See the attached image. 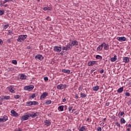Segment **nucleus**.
<instances>
[{"label":"nucleus","instance_id":"1","mask_svg":"<svg viewBox=\"0 0 131 131\" xmlns=\"http://www.w3.org/2000/svg\"><path fill=\"white\" fill-rule=\"evenodd\" d=\"M26 38H27V35H19L17 39V41H18V42H22V41H24Z\"/></svg>","mask_w":131,"mask_h":131},{"label":"nucleus","instance_id":"2","mask_svg":"<svg viewBox=\"0 0 131 131\" xmlns=\"http://www.w3.org/2000/svg\"><path fill=\"white\" fill-rule=\"evenodd\" d=\"M72 48V44L71 42H69L67 44V47H63L62 50L63 51H69L70 49Z\"/></svg>","mask_w":131,"mask_h":131},{"label":"nucleus","instance_id":"3","mask_svg":"<svg viewBox=\"0 0 131 131\" xmlns=\"http://www.w3.org/2000/svg\"><path fill=\"white\" fill-rule=\"evenodd\" d=\"M33 89H34V86H33V85H30L24 87L25 91H32Z\"/></svg>","mask_w":131,"mask_h":131},{"label":"nucleus","instance_id":"4","mask_svg":"<svg viewBox=\"0 0 131 131\" xmlns=\"http://www.w3.org/2000/svg\"><path fill=\"white\" fill-rule=\"evenodd\" d=\"M39 115V112H32L31 114H30V117H32V118H34L35 117H36V116H38Z\"/></svg>","mask_w":131,"mask_h":131},{"label":"nucleus","instance_id":"5","mask_svg":"<svg viewBox=\"0 0 131 131\" xmlns=\"http://www.w3.org/2000/svg\"><path fill=\"white\" fill-rule=\"evenodd\" d=\"M66 88H67V85L66 84H59L57 86V89H58V90H63L64 89H66Z\"/></svg>","mask_w":131,"mask_h":131},{"label":"nucleus","instance_id":"6","mask_svg":"<svg viewBox=\"0 0 131 131\" xmlns=\"http://www.w3.org/2000/svg\"><path fill=\"white\" fill-rule=\"evenodd\" d=\"M54 51H55V52H57V53H60V52H61V51H62V47L55 46L54 47Z\"/></svg>","mask_w":131,"mask_h":131},{"label":"nucleus","instance_id":"7","mask_svg":"<svg viewBox=\"0 0 131 131\" xmlns=\"http://www.w3.org/2000/svg\"><path fill=\"white\" fill-rule=\"evenodd\" d=\"M29 117H30V116L29 115H24L21 117L20 119L21 121H24L25 120H28Z\"/></svg>","mask_w":131,"mask_h":131},{"label":"nucleus","instance_id":"8","mask_svg":"<svg viewBox=\"0 0 131 131\" xmlns=\"http://www.w3.org/2000/svg\"><path fill=\"white\" fill-rule=\"evenodd\" d=\"M96 64H98V61H90L88 62V66H94V65H96Z\"/></svg>","mask_w":131,"mask_h":131},{"label":"nucleus","instance_id":"9","mask_svg":"<svg viewBox=\"0 0 131 131\" xmlns=\"http://www.w3.org/2000/svg\"><path fill=\"white\" fill-rule=\"evenodd\" d=\"M35 59H36V60H40V61H41L42 59H43V56L41 55H38L35 57Z\"/></svg>","mask_w":131,"mask_h":131},{"label":"nucleus","instance_id":"10","mask_svg":"<svg viewBox=\"0 0 131 131\" xmlns=\"http://www.w3.org/2000/svg\"><path fill=\"white\" fill-rule=\"evenodd\" d=\"M117 39L119 41H125L126 40V37H118Z\"/></svg>","mask_w":131,"mask_h":131},{"label":"nucleus","instance_id":"11","mask_svg":"<svg viewBox=\"0 0 131 131\" xmlns=\"http://www.w3.org/2000/svg\"><path fill=\"white\" fill-rule=\"evenodd\" d=\"M123 62L126 63H128L129 62V58H128V57H123Z\"/></svg>","mask_w":131,"mask_h":131},{"label":"nucleus","instance_id":"12","mask_svg":"<svg viewBox=\"0 0 131 131\" xmlns=\"http://www.w3.org/2000/svg\"><path fill=\"white\" fill-rule=\"evenodd\" d=\"M11 113L12 115V116H15V117H17V116H18V113L14 110H11Z\"/></svg>","mask_w":131,"mask_h":131},{"label":"nucleus","instance_id":"13","mask_svg":"<svg viewBox=\"0 0 131 131\" xmlns=\"http://www.w3.org/2000/svg\"><path fill=\"white\" fill-rule=\"evenodd\" d=\"M9 90L10 92L12 93V94H15V93H16V92H15L14 87H13V86H10L9 88Z\"/></svg>","mask_w":131,"mask_h":131},{"label":"nucleus","instance_id":"14","mask_svg":"<svg viewBox=\"0 0 131 131\" xmlns=\"http://www.w3.org/2000/svg\"><path fill=\"white\" fill-rule=\"evenodd\" d=\"M103 48H104V44L102 43L99 45L98 48H97V51H101L103 50Z\"/></svg>","mask_w":131,"mask_h":131},{"label":"nucleus","instance_id":"15","mask_svg":"<svg viewBox=\"0 0 131 131\" xmlns=\"http://www.w3.org/2000/svg\"><path fill=\"white\" fill-rule=\"evenodd\" d=\"M71 43L72 44V46H78V42L76 40H73Z\"/></svg>","mask_w":131,"mask_h":131},{"label":"nucleus","instance_id":"16","mask_svg":"<svg viewBox=\"0 0 131 131\" xmlns=\"http://www.w3.org/2000/svg\"><path fill=\"white\" fill-rule=\"evenodd\" d=\"M117 60V56L114 55L113 57L111 58V62H115Z\"/></svg>","mask_w":131,"mask_h":131},{"label":"nucleus","instance_id":"17","mask_svg":"<svg viewBox=\"0 0 131 131\" xmlns=\"http://www.w3.org/2000/svg\"><path fill=\"white\" fill-rule=\"evenodd\" d=\"M62 72H63V73H67V74H69V73H70V70H66V69H62Z\"/></svg>","mask_w":131,"mask_h":131},{"label":"nucleus","instance_id":"18","mask_svg":"<svg viewBox=\"0 0 131 131\" xmlns=\"http://www.w3.org/2000/svg\"><path fill=\"white\" fill-rule=\"evenodd\" d=\"M92 89H93V91L97 92V91H99V90L100 89V87L99 86L97 85V86H95L93 87Z\"/></svg>","mask_w":131,"mask_h":131},{"label":"nucleus","instance_id":"19","mask_svg":"<svg viewBox=\"0 0 131 131\" xmlns=\"http://www.w3.org/2000/svg\"><path fill=\"white\" fill-rule=\"evenodd\" d=\"M102 45H103V47L104 46V50H109L108 45L106 44L105 42H103Z\"/></svg>","mask_w":131,"mask_h":131},{"label":"nucleus","instance_id":"20","mask_svg":"<svg viewBox=\"0 0 131 131\" xmlns=\"http://www.w3.org/2000/svg\"><path fill=\"white\" fill-rule=\"evenodd\" d=\"M47 96H48V93L44 92V93H43L42 95L40 96V98L42 99H45V98H46V97H47Z\"/></svg>","mask_w":131,"mask_h":131},{"label":"nucleus","instance_id":"21","mask_svg":"<svg viewBox=\"0 0 131 131\" xmlns=\"http://www.w3.org/2000/svg\"><path fill=\"white\" fill-rule=\"evenodd\" d=\"M27 77V76H26L25 75H24V74H22L20 75V79H26Z\"/></svg>","mask_w":131,"mask_h":131},{"label":"nucleus","instance_id":"22","mask_svg":"<svg viewBox=\"0 0 131 131\" xmlns=\"http://www.w3.org/2000/svg\"><path fill=\"white\" fill-rule=\"evenodd\" d=\"M8 120V116L5 115L3 116V118H2V121L3 122H6Z\"/></svg>","mask_w":131,"mask_h":131},{"label":"nucleus","instance_id":"23","mask_svg":"<svg viewBox=\"0 0 131 131\" xmlns=\"http://www.w3.org/2000/svg\"><path fill=\"white\" fill-rule=\"evenodd\" d=\"M10 96H3L2 97V100H9Z\"/></svg>","mask_w":131,"mask_h":131},{"label":"nucleus","instance_id":"24","mask_svg":"<svg viewBox=\"0 0 131 131\" xmlns=\"http://www.w3.org/2000/svg\"><path fill=\"white\" fill-rule=\"evenodd\" d=\"M125 122H126L125 121V120H124V118H121L120 119V123L121 124H123V123H125Z\"/></svg>","mask_w":131,"mask_h":131},{"label":"nucleus","instance_id":"25","mask_svg":"<svg viewBox=\"0 0 131 131\" xmlns=\"http://www.w3.org/2000/svg\"><path fill=\"white\" fill-rule=\"evenodd\" d=\"M43 10H44V11H51L52 7H44Z\"/></svg>","mask_w":131,"mask_h":131},{"label":"nucleus","instance_id":"26","mask_svg":"<svg viewBox=\"0 0 131 131\" xmlns=\"http://www.w3.org/2000/svg\"><path fill=\"white\" fill-rule=\"evenodd\" d=\"M58 110H60V111H64V106L63 105H60L58 107Z\"/></svg>","mask_w":131,"mask_h":131},{"label":"nucleus","instance_id":"27","mask_svg":"<svg viewBox=\"0 0 131 131\" xmlns=\"http://www.w3.org/2000/svg\"><path fill=\"white\" fill-rule=\"evenodd\" d=\"M118 93H122L123 92V87H121L118 90H117Z\"/></svg>","mask_w":131,"mask_h":131},{"label":"nucleus","instance_id":"28","mask_svg":"<svg viewBox=\"0 0 131 131\" xmlns=\"http://www.w3.org/2000/svg\"><path fill=\"white\" fill-rule=\"evenodd\" d=\"M123 115H124V112H120L118 114V117L120 118V117H121V116H122Z\"/></svg>","mask_w":131,"mask_h":131},{"label":"nucleus","instance_id":"29","mask_svg":"<svg viewBox=\"0 0 131 131\" xmlns=\"http://www.w3.org/2000/svg\"><path fill=\"white\" fill-rule=\"evenodd\" d=\"M46 123V125H47V126H49L50 125H51V122H50L49 120H47L45 121Z\"/></svg>","mask_w":131,"mask_h":131},{"label":"nucleus","instance_id":"30","mask_svg":"<svg viewBox=\"0 0 131 131\" xmlns=\"http://www.w3.org/2000/svg\"><path fill=\"white\" fill-rule=\"evenodd\" d=\"M27 106H32V101H28L26 103Z\"/></svg>","mask_w":131,"mask_h":131},{"label":"nucleus","instance_id":"31","mask_svg":"<svg viewBox=\"0 0 131 131\" xmlns=\"http://www.w3.org/2000/svg\"><path fill=\"white\" fill-rule=\"evenodd\" d=\"M85 130V126H83L80 129H79V131H84Z\"/></svg>","mask_w":131,"mask_h":131},{"label":"nucleus","instance_id":"32","mask_svg":"<svg viewBox=\"0 0 131 131\" xmlns=\"http://www.w3.org/2000/svg\"><path fill=\"white\" fill-rule=\"evenodd\" d=\"M96 59H98L99 60L103 59V57L101 56V55H96Z\"/></svg>","mask_w":131,"mask_h":131},{"label":"nucleus","instance_id":"33","mask_svg":"<svg viewBox=\"0 0 131 131\" xmlns=\"http://www.w3.org/2000/svg\"><path fill=\"white\" fill-rule=\"evenodd\" d=\"M80 97L81 98H86V95H85L84 93H80Z\"/></svg>","mask_w":131,"mask_h":131},{"label":"nucleus","instance_id":"34","mask_svg":"<svg viewBox=\"0 0 131 131\" xmlns=\"http://www.w3.org/2000/svg\"><path fill=\"white\" fill-rule=\"evenodd\" d=\"M9 26H10L9 25V24L5 25H3V28L4 29H7Z\"/></svg>","mask_w":131,"mask_h":131},{"label":"nucleus","instance_id":"35","mask_svg":"<svg viewBox=\"0 0 131 131\" xmlns=\"http://www.w3.org/2000/svg\"><path fill=\"white\" fill-rule=\"evenodd\" d=\"M52 101L51 100H48L45 102L46 105H50V104H51Z\"/></svg>","mask_w":131,"mask_h":131},{"label":"nucleus","instance_id":"36","mask_svg":"<svg viewBox=\"0 0 131 131\" xmlns=\"http://www.w3.org/2000/svg\"><path fill=\"white\" fill-rule=\"evenodd\" d=\"M32 105H38V102L37 101H32Z\"/></svg>","mask_w":131,"mask_h":131},{"label":"nucleus","instance_id":"37","mask_svg":"<svg viewBox=\"0 0 131 131\" xmlns=\"http://www.w3.org/2000/svg\"><path fill=\"white\" fill-rule=\"evenodd\" d=\"M5 14V10H0V16H3Z\"/></svg>","mask_w":131,"mask_h":131},{"label":"nucleus","instance_id":"38","mask_svg":"<svg viewBox=\"0 0 131 131\" xmlns=\"http://www.w3.org/2000/svg\"><path fill=\"white\" fill-rule=\"evenodd\" d=\"M13 2V0H5L4 2H3V4H6V3L7 2Z\"/></svg>","mask_w":131,"mask_h":131},{"label":"nucleus","instance_id":"39","mask_svg":"<svg viewBox=\"0 0 131 131\" xmlns=\"http://www.w3.org/2000/svg\"><path fill=\"white\" fill-rule=\"evenodd\" d=\"M12 64H14V65H17V60H12Z\"/></svg>","mask_w":131,"mask_h":131},{"label":"nucleus","instance_id":"40","mask_svg":"<svg viewBox=\"0 0 131 131\" xmlns=\"http://www.w3.org/2000/svg\"><path fill=\"white\" fill-rule=\"evenodd\" d=\"M20 98V95H16L14 96V99H19Z\"/></svg>","mask_w":131,"mask_h":131},{"label":"nucleus","instance_id":"41","mask_svg":"<svg viewBox=\"0 0 131 131\" xmlns=\"http://www.w3.org/2000/svg\"><path fill=\"white\" fill-rule=\"evenodd\" d=\"M116 125H117V126H118V127H120V124L118 123V122H116Z\"/></svg>","mask_w":131,"mask_h":131},{"label":"nucleus","instance_id":"42","mask_svg":"<svg viewBox=\"0 0 131 131\" xmlns=\"http://www.w3.org/2000/svg\"><path fill=\"white\" fill-rule=\"evenodd\" d=\"M125 96H126V97H129V96H130V94L128 92L125 93Z\"/></svg>","mask_w":131,"mask_h":131},{"label":"nucleus","instance_id":"43","mask_svg":"<svg viewBox=\"0 0 131 131\" xmlns=\"http://www.w3.org/2000/svg\"><path fill=\"white\" fill-rule=\"evenodd\" d=\"M11 34H13V32L11 30H8V35H11Z\"/></svg>","mask_w":131,"mask_h":131},{"label":"nucleus","instance_id":"44","mask_svg":"<svg viewBox=\"0 0 131 131\" xmlns=\"http://www.w3.org/2000/svg\"><path fill=\"white\" fill-rule=\"evenodd\" d=\"M97 131H102V127H97Z\"/></svg>","mask_w":131,"mask_h":131},{"label":"nucleus","instance_id":"45","mask_svg":"<svg viewBox=\"0 0 131 131\" xmlns=\"http://www.w3.org/2000/svg\"><path fill=\"white\" fill-rule=\"evenodd\" d=\"M31 98H32V99L35 98V94H32Z\"/></svg>","mask_w":131,"mask_h":131},{"label":"nucleus","instance_id":"46","mask_svg":"<svg viewBox=\"0 0 131 131\" xmlns=\"http://www.w3.org/2000/svg\"><path fill=\"white\" fill-rule=\"evenodd\" d=\"M44 80H45V81H47L48 80H49V78L46 77L44 78Z\"/></svg>","mask_w":131,"mask_h":131},{"label":"nucleus","instance_id":"47","mask_svg":"<svg viewBox=\"0 0 131 131\" xmlns=\"http://www.w3.org/2000/svg\"><path fill=\"white\" fill-rule=\"evenodd\" d=\"M4 43V42L3 41V40L2 39H0V45H3Z\"/></svg>","mask_w":131,"mask_h":131},{"label":"nucleus","instance_id":"48","mask_svg":"<svg viewBox=\"0 0 131 131\" xmlns=\"http://www.w3.org/2000/svg\"><path fill=\"white\" fill-rule=\"evenodd\" d=\"M75 99H78L79 98L78 95L77 94H75Z\"/></svg>","mask_w":131,"mask_h":131},{"label":"nucleus","instance_id":"49","mask_svg":"<svg viewBox=\"0 0 131 131\" xmlns=\"http://www.w3.org/2000/svg\"><path fill=\"white\" fill-rule=\"evenodd\" d=\"M15 131H22V130L21 129V128H18V129H16Z\"/></svg>","mask_w":131,"mask_h":131},{"label":"nucleus","instance_id":"50","mask_svg":"<svg viewBox=\"0 0 131 131\" xmlns=\"http://www.w3.org/2000/svg\"><path fill=\"white\" fill-rule=\"evenodd\" d=\"M72 106L69 107V111H71V110H72Z\"/></svg>","mask_w":131,"mask_h":131},{"label":"nucleus","instance_id":"51","mask_svg":"<svg viewBox=\"0 0 131 131\" xmlns=\"http://www.w3.org/2000/svg\"><path fill=\"white\" fill-rule=\"evenodd\" d=\"M105 105H106V106H109V105H110V102H106L105 103Z\"/></svg>","mask_w":131,"mask_h":131},{"label":"nucleus","instance_id":"52","mask_svg":"<svg viewBox=\"0 0 131 131\" xmlns=\"http://www.w3.org/2000/svg\"><path fill=\"white\" fill-rule=\"evenodd\" d=\"M7 42H8V43H10V42H11V39H8L7 40Z\"/></svg>","mask_w":131,"mask_h":131},{"label":"nucleus","instance_id":"53","mask_svg":"<svg viewBox=\"0 0 131 131\" xmlns=\"http://www.w3.org/2000/svg\"><path fill=\"white\" fill-rule=\"evenodd\" d=\"M100 73H104V70H101L100 71Z\"/></svg>","mask_w":131,"mask_h":131},{"label":"nucleus","instance_id":"54","mask_svg":"<svg viewBox=\"0 0 131 131\" xmlns=\"http://www.w3.org/2000/svg\"><path fill=\"white\" fill-rule=\"evenodd\" d=\"M0 122H4L3 121V119L0 118Z\"/></svg>","mask_w":131,"mask_h":131},{"label":"nucleus","instance_id":"55","mask_svg":"<svg viewBox=\"0 0 131 131\" xmlns=\"http://www.w3.org/2000/svg\"><path fill=\"white\" fill-rule=\"evenodd\" d=\"M62 101H63V102H66V99L64 98V99L62 100Z\"/></svg>","mask_w":131,"mask_h":131},{"label":"nucleus","instance_id":"56","mask_svg":"<svg viewBox=\"0 0 131 131\" xmlns=\"http://www.w3.org/2000/svg\"><path fill=\"white\" fill-rule=\"evenodd\" d=\"M127 131H129V130H130V128H127Z\"/></svg>","mask_w":131,"mask_h":131},{"label":"nucleus","instance_id":"57","mask_svg":"<svg viewBox=\"0 0 131 131\" xmlns=\"http://www.w3.org/2000/svg\"><path fill=\"white\" fill-rule=\"evenodd\" d=\"M27 49H28L29 50L30 49H31L30 46H28V47H27Z\"/></svg>","mask_w":131,"mask_h":131},{"label":"nucleus","instance_id":"58","mask_svg":"<svg viewBox=\"0 0 131 131\" xmlns=\"http://www.w3.org/2000/svg\"><path fill=\"white\" fill-rule=\"evenodd\" d=\"M49 18H50V16H48L46 19V20H48V19H49Z\"/></svg>","mask_w":131,"mask_h":131},{"label":"nucleus","instance_id":"59","mask_svg":"<svg viewBox=\"0 0 131 131\" xmlns=\"http://www.w3.org/2000/svg\"><path fill=\"white\" fill-rule=\"evenodd\" d=\"M89 120H90V118H87V119H86V121H89Z\"/></svg>","mask_w":131,"mask_h":131},{"label":"nucleus","instance_id":"60","mask_svg":"<svg viewBox=\"0 0 131 131\" xmlns=\"http://www.w3.org/2000/svg\"><path fill=\"white\" fill-rule=\"evenodd\" d=\"M106 121V118H104L103 119V121Z\"/></svg>","mask_w":131,"mask_h":131},{"label":"nucleus","instance_id":"61","mask_svg":"<svg viewBox=\"0 0 131 131\" xmlns=\"http://www.w3.org/2000/svg\"><path fill=\"white\" fill-rule=\"evenodd\" d=\"M129 127H131V124L128 125Z\"/></svg>","mask_w":131,"mask_h":131},{"label":"nucleus","instance_id":"62","mask_svg":"<svg viewBox=\"0 0 131 131\" xmlns=\"http://www.w3.org/2000/svg\"><path fill=\"white\" fill-rule=\"evenodd\" d=\"M67 131H71V130L69 129L67 130Z\"/></svg>","mask_w":131,"mask_h":131},{"label":"nucleus","instance_id":"63","mask_svg":"<svg viewBox=\"0 0 131 131\" xmlns=\"http://www.w3.org/2000/svg\"><path fill=\"white\" fill-rule=\"evenodd\" d=\"M7 6H8L7 5H4V7H7Z\"/></svg>","mask_w":131,"mask_h":131},{"label":"nucleus","instance_id":"64","mask_svg":"<svg viewBox=\"0 0 131 131\" xmlns=\"http://www.w3.org/2000/svg\"><path fill=\"white\" fill-rule=\"evenodd\" d=\"M80 89H81V87L80 86V87H79L78 90H80Z\"/></svg>","mask_w":131,"mask_h":131}]
</instances>
